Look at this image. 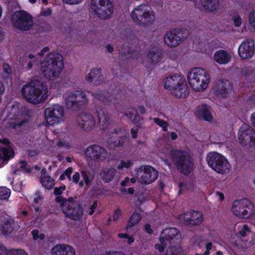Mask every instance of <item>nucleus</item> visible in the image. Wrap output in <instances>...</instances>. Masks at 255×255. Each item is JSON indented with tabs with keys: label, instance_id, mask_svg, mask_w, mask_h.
<instances>
[{
	"label": "nucleus",
	"instance_id": "44",
	"mask_svg": "<svg viewBox=\"0 0 255 255\" xmlns=\"http://www.w3.org/2000/svg\"><path fill=\"white\" fill-rule=\"evenodd\" d=\"M39 69L41 73L44 76H47L48 73V61L46 59L43 61L41 62Z\"/></svg>",
	"mask_w": 255,
	"mask_h": 255
},
{
	"label": "nucleus",
	"instance_id": "11",
	"mask_svg": "<svg viewBox=\"0 0 255 255\" xmlns=\"http://www.w3.org/2000/svg\"><path fill=\"white\" fill-rule=\"evenodd\" d=\"M66 107L70 109H77L88 102L86 94L80 91L67 92L63 95Z\"/></svg>",
	"mask_w": 255,
	"mask_h": 255
},
{
	"label": "nucleus",
	"instance_id": "62",
	"mask_svg": "<svg viewBox=\"0 0 255 255\" xmlns=\"http://www.w3.org/2000/svg\"><path fill=\"white\" fill-rule=\"evenodd\" d=\"M0 255H7L4 247L0 244Z\"/></svg>",
	"mask_w": 255,
	"mask_h": 255
},
{
	"label": "nucleus",
	"instance_id": "1",
	"mask_svg": "<svg viewBox=\"0 0 255 255\" xmlns=\"http://www.w3.org/2000/svg\"><path fill=\"white\" fill-rule=\"evenodd\" d=\"M170 154L177 170L185 175L190 173L194 167V163L190 151L187 149H173Z\"/></svg>",
	"mask_w": 255,
	"mask_h": 255
},
{
	"label": "nucleus",
	"instance_id": "26",
	"mask_svg": "<svg viewBox=\"0 0 255 255\" xmlns=\"http://www.w3.org/2000/svg\"><path fill=\"white\" fill-rule=\"evenodd\" d=\"M78 125L84 130L90 131L95 127L96 121L91 115L83 114L78 122Z\"/></svg>",
	"mask_w": 255,
	"mask_h": 255
},
{
	"label": "nucleus",
	"instance_id": "29",
	"mask_svg": "<svg viewBox=\"0 0 255 255\" xmlns=\"http://www.w3.org/2000/svg\"><path fill=\"white\" fill-rule=\"evenodd\" d=\"M94 102L97 104L99 102L104 105H109L112 103L113 96L106 91H99L92 94Z\"/></svg>",
	"mask_w": 255,
	"mask_h": 255
},
{
	"label": "nucleus",
	"instance_id": "35",
	"mask_svg": "<svg viewBox=\"0 0 255 255\" xmlns=\"http://www.w3.org/2000/svg\"><path fill=\"white\" fill-rule=\"evenodd\" d=\"M81 173L83 178L82 181L88 187L90 186L94 178V173L92 171L82 170Z\"/></svg>",
	"mask_w": 255,
	"mask_h": 255
},
{
	"label": "nucleus",
	"instance_id": "25",
	"mask_svg": "<svg viewBox=\"0 0 255 255\" xmlns=\"http://www.w3.org/2000/svg\"><path fill=\"white\" fill-rule=\"evenodd\" d=\"M0 143L4 145H0V161H7L14 156V151L11 147L8 145L9 141L7 139H0Z\"/></svg>",
	"mask_w": 255,
	"mask_h": 255
},
{
	"label": "nucleus",
	"instance_id": "10",
	"mask_svg": "<svg viewBox=\"0 0 255 255\" xmlns=\"http://www.w3.org/2000/svg\"><path fill=\"white\" fill-rule=\"evenodd\" d=\"M91 8L98 17L103 19L109 18L114 11L111 0H91Z\"/></svg>",
	"mask_w": 255,
	"mask_h": 255
},
{
	"label": "nucleus",
	"instance_id": "21",
	"mask_svg": "<svg viewBox=\"0 0 255 255\" xmlns=\"http://www.w3.org/2000/svg\"><path fill=\"white\" fill-rule=\"evenodd\" d=\"M195 5L207 13H214L219 9L220 0H196Z\"/></svg>",
	"mask_w": 255,
	"mask_h": 255
},
{
	"label": "nucleus",
	"instance_id": "39",
	"mask_svg": "<svg viewBox=\"0 0 255 255\" xmlns=\"http://www.w3.org/2000/svg\"><path fill=\"white\" fill-rule=\"evenodd\" d=\"M66 187L65 186L62 185L59 187H55L54 190V193L55 196H56V201L60 202H62V203L65 201L63 198L60 196V195L63 193V192L65 190Z\"/></svg>",
	"mask_w": 255,
	"mask_h": 255
},
{
	"label": "nucleus",
	"instance_id": "63",
	"mask_svg": "<svg viewBox=\"0 0 255 255\" xmlns=\"http://www.w3.org/2000/svg\"><path fill=\"white\" fill-rule=\"evenodd\" d=\"M250 120L252 125L255 128V112L252 114Z\"/></svg>",
	"mask_w": 255,
	"mask_h": 255
},
{
	"label": "nucleus",
	"instance_id": "60",
	"mask_svg": "<svg viewBox=\"0 0 255 255\" xmlns=\"http://www.w3.org/2000/svg\"><path fill=\"white\" fill-rule=\"evenodd\" d=\"M144 230L147 233L151 234L152 233L153 231L151 228L150 225L149 224H146L144 226Z\"/></svg>",
	"mask_w": 255,
	"mask_h": 255
},
{
	"label": "nucleus",
	"instance_id": "24",
	"mask_svg": "<svg viewBox=\"0 0 255 255\" xmlns=\"http://www.w3.org/2000/svg\"><path fill=\"white\" fill-rule=\"evenodd\" d=\"M11 113L14 115L11 118L9 124L12 128H15L16 126H20L26 121V115L22 114L19 111L17 107L13 106L11 109Z\"/></svg>",
	"mask_w": 255,
	"mask_h": 255
},
{
	"label": "nucleus",
	"instance_id": "64",
	"mask_svg": "<svg viewBox=\"0 0 255 255\" xmlns=\"http://www.w3.org/2000/svg\"><path fill=\"white\" fill-rule=\"evenodd\" d=\"M103 255H125L124 254L121 252H112Z\"/></svg>",
	"mask_w": 255,
	"mask_h": 255
},
{
	"label": "nucleus",
	"instance_id": "50",
	"mask_svg": "<svg viewBox=\"0 0 255 255\" xmlns=\"http://www.w3.org/2000/svg\"><path fill=\"white\" fill-rule=\"evenodd\" d=\"M213 245L211 242H208L205 244L206 251L204 253V255H209V251L212 249Z\"/></svg>",
	"mask_w": 255,
	"mask_h": 255
},
{
	"label": "nucleus",
	"instance_id": "33",
	"mask_svg": "<svg viewBox=\"0 0 255 255\" xmlns=\"http://www.w3.org/2000/svg\"><path fill=\"white\" fill-rule=\"evenodd\" d=\"M16 223L12 219L5 220L1 226V232L4 235H9L15 229Z\"/></svg>",
	"mask_w": 255,
	"mask_h": 255
},
{
	"label": "nucleus",
	"instance_id": "18",
	"mask_svg": "<svg viewBox=\"0 0 255 255\" xmlns=\"http://www.w3.org/2000/svg\"><path fill=\"white\" fill-rule=\"evenodd\" d=\"M64 120V109L62 106L55 104L49 108V126L57 125Z\"/></svg>",
	"mask_w": 255,
	"mask_h": 255
},
{
	"label": "nucleus",
	"instance_id": "3",
	"mask_svg": "<svg viewBox=\"0 0 255 255\" xmlns=\"http://www.w3.org/2000/svg\"><path fill=\"white\" fill-rule=\"evenodd\" d=\"M188 82L195 91H203L208 87L211 77L208 72L201 68H195L188 74Z\"/></svg>",
	"mask_w": 255,
	"mask_h": 255
},
{
	"label": "nucleus",
	"instance_id": "8",
	"mask_svg": "<svg viewBox=\"0 0 255 255\" xmlns=\"http://www.w3.org/2000/svg\"><path fill=\"white\" fill-rule=\"evenodd\" d=\"M64 67L62 55L57 52L49 53V80H54L59 77Z\"/></svg>",
	"mask_w": 255,
	"mask_h": 255
},
{
	"label": "nucleus",
	"instance_id": "42",
	"mask_svg": "<svg viewBox=\"0 0 255 255\" xmlns=\"http://www.w3.org/2000/svg\"><path fill=\"white\" fill-rule=\"evenodd\" d=\"M132 166V162L130 160L126 159L121 161L118 165L117 168L119 170H123L124 168L128 169Z\"/></svg>",
	"mask_w": 255,
	"mask_h": 255
},
{
	"label": "nucleus",
	"instance_id": "20",
	"mask_svg": "<svg viewBox=\"0 0 255 255\" xmlns=\"http://www.w3.org/2000/svg\"><path fill=\"white\" fill-rule=\"evenodd\" d=\"M255 53L254 42L251 40H245L240 45L238 54L243 59L251 58Z\"/></svg>",
	"mask_w": 255,
	"mask_h": 255
},
{
	"label": "nucleus",
	"instance_id": "54",
	"mask_svg": "<svg viewBox=\"0 0 255 255\" xmlns=\"http://www.w3.org/2000/svg\"><path fill=\"white\" fill-rule=\"evenodd\" d=\"M42 200V198L38 194H36L33 198V201L35 204H38Z\"/></svg>",
	"mask_w": 255,
	"mask_h": 255
},
{
	"label": "nucleus",
	"instance_id": "36",
	"mask_svg": "<svg viewBox=\"0 0 255 255\" xmlns=\"http://www.w3.org/2000/svg\"><path fill=\"white\" fill-rule=\"evenodd\" d=\"M127 115L134 124H138L141 120L140 116L134 108L129 109L127 113Z\"/></svg>",
	"mask_w": 255,
	"mask_h": 255
},
{
	"label": "nucleus",
	"instance_id": "48",
	"mask_svg": "<svg viewBox=\"0 0 255 255\" xmlns=\"http://www.w3.org/2000/svg\"><path fill=\"white\" fill-rule=\"evenodd\" d=\"M251 232V230L248 225H245L243 226L242 229L240 231L239 234L240 235L243 237H246Z\"/></svg>",
	"mask_w": 255,
	"mask_h": 255
},
{
	"label": "nucleus",
	"instance_id": "34",
	"mask_svg": "<svg viewBox=\"0 0 255 255\" xmlns=\"http://www.w3.org/2000/svg\"><path fill=\"white\" fill-rule=\"evenodd\" d=\"M116 173V170L113 168H105L100 173L101 178L105 182H109L113 179Z\"/></svg>",
	"mask_w": 255,
	"mask_h": 255
},
{
	"label": "nucleus",
	"instance_id": "9",
	"mask_svg": "<svg viewBox=\"0 0 255 255\" xmlns=\"http://www.w3.org/2000/svg\"><path fill=\"white\" fill-rule=\"evenodd\" d=\"M61 207L65 216L74 221L80 220L83 216L82 206L72 198L65 200L61 204Z\"/></svg>",
	"mask_w": 255,
	"mask_h": 255
},
{
	"label": "nucleus",
	"instance_id": "57",
	"mask_svg": "<svg viewBox=\"0 0 255 255\" xmlns=\"http://www.w3.org/2000/svg\"><path fill=\"white\" fill-rule=\"evenodd\" d=\"M121 184L122 186H129V178L128 177H126L124 180H123Z\"/></svg>",
	"mask_w": 255,
	"mask_h": 255
},
{
	"label": "nucleus",
	"instance_id": "53",
	"mask_svg": "<svg viewBox=\"0 0 255 255\" xmlns=\"http://www.w3.org/2000/svg\"><path fill=\"white\" fill-rule=\"evenodd\" d=\"M121 214L120 210L117 209L115 210L114 214H113V221H117L119 219V217Z\"/></svg>",
	"mask_w": 255,
	"mask_h": 255
},
{
	"label": "nucleus",
	"instance_id": "22",
	"mask_svg": "<svg viewBox=\"0 0 255 255\" xmlns=\"http://www.w3.org/2000/svg\"><path fill=\"white\" fill-rule=\"evenodd\" d=\"M179 218L181 221L191 225H200L203 220L202 214L197 211L185 213L180 215Z\"/></svg>",
	"mask_w": 255,
	"mask_h": 255
},
{
	"label": "nucleus",
	"instance_id": "28",
	"mask_svg": "<svg viewBox=\"0 0 255 255\" xmlns=\"http://www.w3.org/2000/svg\"><path fill=\"white\" fill-rule=\"evenodd\" d=\"M85 79L89 82H92L95 84L98 85L102 83L104 81V77L102 74L101 69H93L86 74Z\"/></svg>",
	"mask_w": 255,
	"mask_h": 255
},
{
	"label": "nucleus",
	"instance_id": "47",
	"mask_svg": "<svg viewBox=\"0 0 255 255\" xmlns=\"http://www.w3.org/2000/svg\"><path fill=\"white\" fill-rule=\"evenodd\" d=\"M233 20L235 26L236 27H239L241 25L242 23V18L240 15L238 14H235L233 16Z\"/></svg>",
	"mask_w": 255,
	"mask_h": 255
},
{
	"label": "nucleus",
	"instance_id": "37",
	"mask_svg": "<svg viewBox=\"0 0 255 255\" xmlns=\"http://www.w3.org/2000/svg\"><path fill=\"white\" fill-rule=\"evenodd\" d=\"M248 28L250 30L255 31V9L251 11L248 16Z\"/></svg>",
	"mask_w": 255,
	"mask_h": 255
},
{
	"label": "nucleus",
	"instance_id": "58",
	"mask_svg": "<svg viewBox=\"0 0 255 255\" xmlns=\"http://www.w3.org/2000/svg\"><path fill=\"white\" fill-rule=\"evenodd\" d=\"M37 60L36 59H33L32 60H29L27 64V68L28 69H30L33 67L34 64L36 62Z\"/></svg>",
	"mask_w": 255,
	"mask_h": 255
},
{
	"label": "nucleus",
	"instance_id": "15",
	"mask_svg": "<svg viewBox=\"0 0 255 255\" xmlns=\"http://www.w3.org/2000/svg\"><path fill=\"white\" fill-rule=\"evenodd\" d=\"M180 237L179 231L174 228L165 229L159 238L160 243L156 244L155 248L160 252H162L166 246L167 242L174 243Z\"/></svg>",
	"mask_w": 255,
	"mask_h": 255
},
{
	"label": "nucleus",
	"instance_id": "19",
	"mask_svg": "<svg viewBox=\"0 0 255 255\" xmlns=\"http://www.w3.org/2000/svg\"><path fill=\"white\" fill-rule=\"evenodd\" d=\"M238 137L242 144L254 143L255 142V130L250 126L243 124L239 128Z\"/></svg>",
	"mask_w": 255,
	"mask_h": 255
},
{
	"label": "nucleus",
	"instance_id": "4",
	"mask_svg": "<svg viewBox=\"0 0 255 255\" xmlns=\"http://www.w3.org/2000/svg\"><path fill=\"white\" fill-rule=\"evenodd\" d=\"M130 17L135 24L143 27L152 24L155 19L154 11L148 4L136 6L131 11Z\"/></svg>",
	"mask_w": 255,
	"mask_h": 255
},
{
	"label": "nucleus",
	"instance_id": "13",
	"mask_svg": "<svg viewBox=\"0 0 255 255\" xmlns=\"http://www.w3.org/2000/svg\"><path fill=\"white\" fill-rule=\"evenodd\" d=\"M99 128L101 130L107 131V134L118 133L124 130L121 128L118 131L114 127L111 115L102 109H96Z\"/></svg>",
	"mask_w": 255,
	"mask_h": 255
},
{
	"label": "nucleus",
	"instance_id": "40",
	"mask_svg": "<svg viewBox=\"0 0 255 255\" xmlns=\"http://www.w3.org/2000/svg\"><path fill=\"white\" fill-rule=\"evenodd\" d=\"M141 216L138 213H133L130 217L129 221L128 224V227H131L137 224L141 220Z\"/></svg>",
	"mask_w": 255,
	"mask_h": 255
},
{
	"label": "nucleus",
	"instance_id": "56",
	"mask_svg": "<svg viewBox=\"0 0 255 255\" xmlns=\"http://www.w3.org/2000/svg\"><path fill=\"white\" fill-rule=\"evenodd\" d=\"M215 195L216 197H217L220 201H222L224 200V195L222 192L217 191L215 193Z\"/></svg>",
	"mask_w": 255,
	"mask_h": 255
},
{
	"label": "nucleus",
	"instance_id": "32",
	"mask_svg": "<svg viewBox=\"0 0 255 255\" xmlns=\"http://www.w3.org/2000/svg\"><path fill=\"white\" fill-rule=\"evenodd\" d=\"M147 56L153 64L158 63L161 59V53L158 51L157 46H150L147 52Z\"/></svg>",
	"mask_w": 255,
	"mask_h": 255
},
{
	"label": "nucleus",
	"instance_id": "31",
	"mask_svg": "<svg viewBox=\"0 0 255 255\" xmlns=\"http://www.w3.org/2000/svg\"><path fill=\"white\" fill-rule=\"evenodd\" d=\"M195 114L197 117L205 121H211L213 119L210 107L205 104L199 106L195 112Z\"/></svg>",
	"mask_w": 255,
	"mask_h": 255
},
{
	"label": "nucleus",
	"instance_id": "59",
	"mask_svg": "<svg viewBox=\"0 0 255 255\" xmlns=\"http://www.w3.org/2000/svg\"><path fill=\"white\" fill-rule=\"evenodd\" d=\"M47 52H48V48L45 47L41 51V52L39 53V55L40 56H44L46 57V58H47V57L48 56Z\"/></svg>",
	"mask_w": 255,
	"mask_h": 255
},
{
	"label": "nucleus",
	"instance_id": "45",
	"mask_svg": "<svg viewBox=\"0 0 255 255\" xmlns=\"http://www.w3.org/2000/svg\"><path fill=\"white\" fill-rule=\"evenodd\" d=\"M80 178V176L79 173L76 172L74 173L72 177H71V180H72L74 183L78 184L80 187H82L84 186V182L83 181H79Z\"/></svg>",
	"mask_w": 255,
	"mask_h": 255
},
{
	"label": "nucleus",
	"instance_id": "52",
	"mask_svg": "<svg viewBox=\"0 0 255 255\" xmlns=\"http://www.w3.org/2000/svg\"><path fill=\"white\" fill-rule=\"evenodd\" d=\"M3 70L6 74H10L11 73V69L9 65L7 64H3L2 65Z\"/></svg>",
	"mask_w": 255,
	"mask_h": 255
},
{
	"label": "nucleus",
	"instance_id": "55",
	"mask_svg": "<svg viewBox=\"0 0 255 255\" xmlns=\"http://www.w3.org/2000/svg\"><path fill=\"white\" fill-rule=\"evenodd\" d=\"M130 132L131 134L132 137L133 139H135L137 137V133L138 132V129L137 128H131L130 129Z\"/></svg>",
	"mask_w": 255,
	"mask_h": 255
},
{
	"label": "nucleus",
	"instance_id": "46",
	"mask_svg": "<svg viewBox=\"0 0 255 255\" xmlns=\"http://www.w3.org/2000/svg\"><path fill=\"white\" fill-rule=\"evenodd\" d=\"M73 172V168L72 167H69L67 169H66L64 173L60 175V179L61 180H64L66 176L69 180H71V175Z\"/></svg>",
	"mask_w": 255,
	"mask_h": 255
},
{
	"label": "nucleus",
	"instance_id": "38",
	"mask_svg": "<svg viewBox=\"0 0 255 255\" xmlns=\"http://www.w3.org/2000/svg\"><path fill=\"white\" fill-rule=\"evenodd\" d=\"M40 181L42 186L48 188V175L47 174L46 169L42 168L40 171Z\"/></svg>",
	"mask_w": 255,
	"mask_h": 255
},
{
	"label": "nucleus",
	"instance_id": "17",
	"mask_svg": "<svg viewBox=\"0 0 255 255\" xmlns=\"http://www.w3.org/2000/svg\"><path fill=\"white\" fill-rule=\"evenodd\" d=\"M187 36L185 31L174 29L166 32L163 40L164 43L170 47H175L182 43Z\"/></svg>",
	"mask_w": 255,
	"mask_h": 255
},
{
	"label": "nucleus",
	"instance_id": "12",
	"mask_svg": "<svg viewBox=\"0 0 255 255\" xmlns=\"http://www.w3.org/2000/svg\"><path fill=\"white\" fill-rule=\"evenodd\" d=\"M11 21L16 28L22 30H29L34 24L32 16L24 11H15L12 16Z\"/></svg>",
	"mask_w": 255,
	"mask_h": 255
},
{
	"label": "nucleus",
	"instance_id": "2",
	"mask_svg": "<svg viewBox=\"0 0 255 255\" xmlns=\"http://www.w3.org/2000/svg\"><path fill=\"white\" fill-rule=\"evenodd\" d=\"M42 83L38 81H32L23 86L21 93L24 98L29 102L37 104L47 98V92L43 90Z\"/></svg>",
	"mask_w": 255,
	"mask_h": 255
},
{
	"label": "nucleus",
	"instance_id": "6",
	"mask_svg": "<svg viewBox=\"0 0 255 255\" xmlns=\"http://www.w3.org/2000/svg\"><path fill=\"white\" fill-rule=\"evenodd\" d=\"M231 211L239 218L248 219L255 214V207L247 199L237 200L232 203Z\"/></svg>",
	"mask_w": 255,
	"mask_h": 255
},
{
	"label": "nucleus",
	"instance_id": "14",
	"mask_svg": "<svg viewBox=\"0 0 255 255\" xmlns=\"http://www.w3.org/2000/svg\"><path fill=\"white\" fill-rule=\"evenodd\" d=\"M158 173L152 166L143 165L136 170V178L139 182L147 185L154 182L157 178Z\"/></svg>",
	"mask_w": 255,
	"mask_h": 255
},
{
	"label": "nucleus",
	"instance_id": "41",
	"mask_svg": "<svg viewBox=\"0 0 255 255\" xmlns=\"http://www.w3.org/2000/svg\"><path fill=\"white\" fill-rule=\"evenodd\" d=\"M153 120L156 124L162 128L163 131H167L169 124L167 122L158 118H155Z\"/></svg>",
	"mask_w": 255,
	"mask_h": 255
},
{
	"label": "nucleus",
	"instance_id": "16",
	"mask_svg": "<svg viewBox=\"0 0 255 255\" xmlns=\"http://www.w3.org/2000/svg\"><path fill=\"white\" fill-rule=\"evenodd\" d=\"M85 154L87 160L95 162H103L109 157V153L104 147L99 145H92L88 147Z\"/></svg>",
	"mask_w": 255,
	"mask_h": 255
},
{
	"label": "nucleus",
	"instance_id": "23",
	"mask_svg": "<svg viewBox=\"0 0 255 255\" xmlns=\"http://www.w3.org/2000/svg\"><path fill=\"white\" fill-rule=\"evenodd\" d=\"M232 87L230 82L226 80L217 81L213 87L215 94L219 97H225L231 90Z\"/></svg>",
	"mask_w": 255,
	"mask_h": 255
},
{
	"label": "nucleus",
	"instance_id": "51",
	"mask_svg": "<svg viewBox=\"0 0 255 255\" xmlns=\"http://www.w3.org/2000/svg\"><path fill=\"white\" fill-rule=\"evenodd\" d=\"M66 3L74 5L82 2L84 0H63Z\"/></svg>",
	"mask_w": 255,
	"mask_h": 255
},
{
	"label": "nucleus",
	"instance_id": "30",
	"mask_svg": "<svg viewBox=\"0 0 255 255\" xmlns=\"http://www.w3.org/2000/svg\"><path fill=\"white\" fill-rule=\"evenodd\" d=\"M231 53L224 50H219L216 51L213 56V59L215 62L223 65L229 63L231 61Z\"/></svg>",
	"mask_w": 255,
	"mask_h": 255
},
{
	"label": "nucleus",
	"instance_id": "7",
	"mask_svg": "<svg viewBox=\"0 0 255 255\" xmlns=\"http://www.w3.org/2000/svg\"><path fill=\"white\" fill-rule=\"evenodd\" d=\"M209 166L216 172L224 174L228 171L231 165L226 157L217 152H211L206 157Z\"/></svg>",
	"mask_w": 255,
	"mask_h": 255
},
{
	"label": "nucleus",
	"instance_id": "27",
	"mask_svg": "<svg viewBox=\"0 0 255 255\" xmlns=\"http://www.w3.org/2000/svg\"><path fill=\"white\" fill-rule=\"evenodd\" d=\"M51 255H75V251L71 246L66 244H59L51 250Z\"/></svg>",
	"mask_w": 255,
	"mask_h": 255
},
{
	"label": "nucleus",
	"instance_id": "5",
	"mask_svg": "<svg viewBox=\"0 0 255 255\" xmlns=\"http://www.w3.org/2000/svg\"><path fill=\"white\" fill-rule=\"evenodd\" d=\"M165 89L177 98H185L189 94V90L185 80L179 75H171L163 80Z\"/></svg>",
	"mask_w": 255,
	"mask_h": 255
},
{
	"label": "nucleus",
	"instance_id": "61",
	"mask_svg": "<svg viewBox=\"0 0 255 255\" xmlns=\"http://www.w3.org/2000/svg\"><path fill=\"white\" fill-rule=\"evenodd\" d=\"M33 238L34 240H37L38 239L39 235V232L37 230H34L31 232Z\"/></svg>",
	"mask_w": 255,
	"mask_h": 255
},
{
	"label": "nucleus",
	"instance_id": "49",
	"mask_svg": "<svg viewBox=\"0 0 255 255\" xmlns=\"http://www.w3.org/2000/svg\"><path fill=\"white\" fill-rule=\"evenodd\" d=\"M7 255H28L23 250H19L13 251L9 253Z\"/></svg>",
	"mask_w": 255,
	"mask_h": 255
},
{
	"label": "nucleus",
	"instance_id": "43",
	"mask_svg": "<svg viewBox=\"0 0 255 255\" xmlns=\"http://www.w3.org/2000/svg\"><path fill=\"white\" fill-rule=\"evenodd\" d=\"M10 192L6 187H0V200H6L9 197Z\"/></svg>",
	"mask_w": 255,
	"mask_h": 255
}]
</instances>
